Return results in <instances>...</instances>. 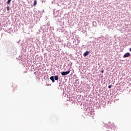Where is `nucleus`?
<instances>
[{
	"instance_id": "obj_11",
	"label": "nucleus",
	"mask_w": 131,
	"mask_h": 131,
	"mask_svg": "<svg viewBox=\"0 0 131 131\" xmlns=\"http://www.w3.org/2000/svg\"><path fill=\"white\" fill-rule=\"evenodd\" d=\"M70 64H71V65H72V62H70Z\"/></svg>"
},
{
	"instance_id": "obj_1",
	"label": "nucleus",
	"mask_w": 131,
	"mask_h": 131,
	"mask_svg": "<svg viewBox=\"0 0 131 131\" xmlns=\"http://www.w3.org/2000/svg\"><path fill=\"white\" fill-rule=\"evenodd\" d=\"M50 80L52 81V82H55V80H59V76L56 75L55 76H52L50 78Z\"/></svg>"
},
{
	"instance_id": "obj_5",
	"label": "nucleus",
	"mask_w": 131,
	"mask_h": 131,
	"mask_svg": "<svg viewBox=\"0 0 131 131\" xmlns=\"http://www.w3.org/2000/svg\"><path fill=\"white\" fill-rule=\"evenodd\" d=\"M36 5H37V0H34V4H33V6L34 7H35V6H36Z\"/></svg>"
},
{
	"instance_id": "obj_2",
	"label": "nucleus",
	"mask_w": 131,
	"mask_h": 131,
	"mask_svg": "<svg viewBox=\"0 0 131 131\" xmlns=\"http://www.w3.org/2000/svg\"><path fill=\"white\" fill-rule=\"evenodd\" d=\"M70 73V71H68L66 72H61V74L62 76H65V75H68V74Z\"/></svg>"
},
{
	"instance_id": "obj_7",
	"label": "nucleus",
	"mask_w": 131,
	"mask_h": 131,
	"mask_svg": "<svg viewBox=\"0 0 131 131\" xmlns=\"http://www.w3.org/2000/svg\"><path fill=\"white\" fill-rule=\"evenodd\" d=\"M11 2H12V0H8L7 5H10L11 4Z\"/></svg>"
},
{
	"instance_id": "obj_6",
	"label": "nucleus",
	"mask_w": 131,
	"mask_h": 131,
	"mask_svg": "<svg viewBox=\"0 0 131 131\" xmlns=\"http://www.w3.org/2000/svg\"><path fill=\"white\" fill-rule=\"evenodd\" d=\"M93 26H95V27H96V26H97V22L93 21Z\"/></svg>"
},
{
	"instance_id": "obj_3",
	"label": "nucleus",
	"mask_w": 131,
	"mask_h": 131,
	"mask_svg": "<svg viewBox=\"0 0 131 131\" xmlns=\"http://www.w3.org/2000/svg\"><path fill=\"white\" fill-rule=\"evenodd\" d=\"M130 56V53L127 52L123 55V58H128Z\"/></svg>"
},
{
	"instance_id": "obj_4",
	"label": "nucleus",
	"mask_w": 131,
	"mask_h": 131,
	"mask_svg": "<svg viewBox=\"0 0 131 131\" xmlns=\"http://www.w3.org/2000/svg\"><path fill=\"white\" fill-rule=\"evenodd\" d=\"M90 55V51H86L85 53L83 54L84 57H86V56H89Z\"/></svg>"
},
{
	"instance_id": "obj_12",
	"label": "nucleus",
	"mask_w": 131,
	"mask_h": 131,
	"mask_svg": "<svg viewBox=\"0 0 131 131\" xmlns=\"http://www.w3.org/2000/svg\"><path fill=\"white\" fill-rule=\"evenodd\" d=\"M129 51L131 52V48L129 49Z\"/></svg>"
},
{
	"instance_id": "obj_9",
	"label": "nucleus",
	"mask_w": 131,
	"mask_h": 131,
	"mask_svg": "<svg viewBox=\"0 0 131 131\" xmlns=\"http://www.w3.org/2000/svg\"><path fill=\"white\" fill-rule=\"evenodd\" d=\"M111 88H112V85H109L108 89H111Z\"/></svg>"
},
{
	"instance_id": "obj_8",
	"label": "nucleus",
	"mask_w": 131,
	"mask_h": 131,
	"mask_svg": "<svg viewBox=\"0 0 131 131\" xmlns=\"http://www.w3.org/2000/svg\"><path fill=\"white\" fill-rule=\"evenodd\" d=\"M7 11H10V6H7Z\"/></svg>"
},
{
	"instance_id": "obj_10",
	"label": "nucleus",
	"mask_w": 131,
	"mask_h": 131,
	"mask_svg": "<svg viewBox=\"0 0 131 131\" xmlns=\"http://www.w3.org/2000/svg\"><path fill=\"white\" fill-rule=\"evenodd\" d=\"M101 73H104V70H102V71H101Z\"/></svg>"
}]
</instances>
